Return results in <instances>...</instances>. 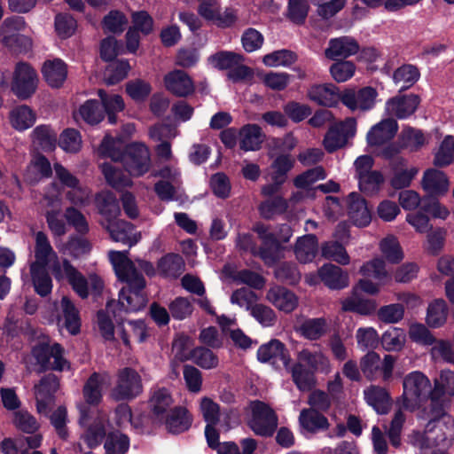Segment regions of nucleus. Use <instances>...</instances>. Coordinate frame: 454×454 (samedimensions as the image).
<instances>
[{"label":"nucleus","mask_w":454,"mask_h":454,"mask_svg":"<svg viewBox=\"0 0 454 454\" xmlns=\"http://www.w3.org/2000/svg\"><path fill=\"white\" fill-rule=\"evenodd\" d=\"M109 259L117 278L125 282L127 286L121 289L118 302H107L106 309L113 312L114 317H119L121 311L136 312L145 307L146 296L143 290L145 286L144 277L136 270L133 262L128 257V252L111 251Z\"/></svg>","instance_id":"obj_1"},{"label":"nucleus","mask_w":454,"mask_h":454,"mask_svg":"<svg viewBox=\"0 0 454 454\" xmlns=\"http://www.w3.org/2000/svg\"><path fill=\"white\" fill-rule=\"evenodd\" d=\"M332 368L329 357L321 349L303 348L296 353V362L288 371L297 388L306 392L316 385V373L326 375Z\"/></svg>","instance_id":"obj_2"},{"label":"nucleus","mask_w":454,"mask_h":454,"mask_svg":"<svg viewBox=\"0 0 454 454\" xmlns=\"http://www.w3.org/2000/svg\"><path fill=\"white\" fill-rule=\"evenodd\" d=\"M99 150L104 156L114 161H121L130 176H142L151 169L150 151L144 144L132 143L122 153L121 143L106 136Z\"/></svg>","instance_id":"obj_3"},{"label":"nucleus","mask_w":454,"mask_h":454,"mask_svg":"<svg viewBox=\"0 0 454 454\" xmlns=\"http://www.w3.org/2000/svg\"><path fill=\"white\" fill-rule=\"evenodd\" d=\"M429 415L432 419L427 424L423 432H413L410 435V442L419 448L422 454L436 447L445 450L451 445L454 439V421L443 411L438 414L431 408Z\"/></svg>","instance_id":"obj_4"},{"label":"nucleus","mask_w":454,"mask_h":454,"mask_svg":"<svg viewBox=\"0 0 454 454\" xmlns=\"http://www.w3.org/2000/svg\"><path fill=\"white\" fill-rule=\"evenodd\" d=\"M52 274L59 281L67 279L74 291L82 299L89 295V289L95 294H99L104 287L102 279L93 274L86 279L67 260L62 262H56L52 266Z\"/></svg>","instance_id":"obj_5"},{"label":"nucleus","mask_w":454,"mask_h":454,"mask_svg":"<svg viewBox=\"0 0 454 454\" xmlns=\"http://www.w3.org/2000/svg\"><path fill=\"white\" fill-rule=\"evenodd\" d=\"M254 231L262 241L260 257L269 265L275 263L281 257V243L288 242L293 235L292 229L287 224L279 227L277 236L262 223H256Z\"/></svg>","instance_id":"obj_6"},{"label":"nucleus","mask_w":454,"mask_h":454,"mask_svg":"<svg viewBox=\"0 0 454 454\" xmlns=\"http://www.w3.org/2000/svg\"><path fill=\"white\" fill-rule=\"evenodd\" d=\"M403 406L407 410H414L428 399L431 401L432 384L421 372L408 373L403 378Z\"/></svg>","instance_id":"obj_7"},{"label":"nucleus","mask_w":454,"mask_h":454,"mask_svg":"<svg viewBox=\"0 0 454 454\" xmlns=\"http://www.w3.org/2000/svg\"><path fill=\"white\" fill-rule=\"evenodd\" d=\"M396 358L385 355L382 359L376 352L367 353L361 360L360 366L364 375L370 380L381 379L388 381L392 379Z\"/></svg>","instance_id":"obj_8"},{"label":"nucleus","mask_w":454,"mask_h":454,"mask_svg":"<svg viewBox=\"0 0 454 454\" xmlns=\"http://www.w3.org/2000/svg\"><path fill=\"white\" fill-rule=\"evenodd\" d=\"M80 412L79 424L86 428L82 440L89 448H94L99 445L106 435V426L107 419L105 415L98 414L90 422V409L82 403L77 404Z\"/></svg>","instance_id":"obj_9"},{"label":"nucleus","mask_w":454,"mask_h":454,"mask_svg":"<svg viewBox=\"0 0 454 454\" xmlns=\"http://www.w3.org/2000/svg\"><path fill=\"white\" fill-rule=\"evenodd\" d=\"M249 427L257 435L270 436L278 427L275 411L265 403L254 401L250 403Z\"/></svg>","instance_id":"obj_10"},{"label":"nucleus","mask_w":454,"mask_h":454,"mask_svg":"<svg viewBox=\"0 0 454 454\" xmlns=\"http://www.w3.org/2000/svg\"><path fill=\"white\" fill-rule=\"evenodd\" d=\"M43 203L51 210L46 212V221L48 226L54 236L61 237L67 232V226L61 218V192L56 184H51L43 196Z\"/></svg>","instance_id":"obj_11"},{"label":"nucleus","mask_w":454,"mask_h":454,"mask_svg":"<svg viewBox=\"0 0 454 454\" xmlns=\"http://www.w3.org/2000/svg\"><path fill=\"white\" fill-rule=\"evenodd\" d=\"M38 77L36 72L27 63H18L15 67L12 91L20 99L30 98L36 90Z\"/></svg>","instance_id":"obj_12"},{"label":"nucleus","mask_w":454,"mask_h":454,"mask_svg":"<svg viewBox=\"0 0 454 454\" xmlns=\"http://www.w3.org/2000/svg\"><path fill=\"white\" fill-rule=\"evenodd\" d=\"M431 393V408L434 412L442 414L454 395V372L442 371L439 378L434 380Z\"/></svg>","instance_id":"obj_13"},{"label":"nucleus","mask_w":454,"mask_h":454,"mask_svg":"<svg viewBox=\"0 0 454 454\" xmlns=\"http://www.w3.org/2000/svg\"><path fill=\"white\" fill-rule=\"evenodd\" d=\"M198 13L204 20L212 22L221 28L231 27L237 20L236 11L225 8L221 12V5L218 0H198Z\"/></svg>","instance_id":"obj_14"},{"label":"nucleus","mask_w":454,"mask_h":454,"mask_svg":"<svg viewBox=\"0 0 454 454\" xmlns=\"http://www.w3.org/2000/svg\"><path fill=\"white\" fill-rule=\"evenodd\" d=\"M140 375L131 368H123L118 372L117 383L112 391L115 400H128L137 396L142 392Z\"/></svg>","instance_id":"obj_15"},{"label":"nucleus","mask_w":454,"mask_h":454,"mask_svg":"<svg viewBox=\"0 0 454 454\" xmlns=\"http://www.w3.org/2000/svg\"><path fill=\"white\" fill-rule=\"evenodd\" d=\"M356 121L354 118H347L345 121L331 126L324 138V146L329 153L343 147L348 139L355 137Z\"/></svg>","instance_id":"obj_16"},{"label":"nucleus","mask_w":454,"mask_h":454,"mask_svg":"<svg viewBox=\"0 0 454 454\" xmlns=\"http://www.w3.org/2000/svg\"><path fill=\"white\" fill-rule=\"evenodd\" d=\"M377 97V90L367 86L359 90L346 89L340 93V101L353 112L368 111L374 106Z\"/></svg>","instance_id":"obj_17"},{"label":"nucleus","mask_w":454,"mask_h":454,"mask_svg":"<svg viewBox=\"0 0 454 454\" xmlns=\"http://www.w3.org/2000/svg\"><path fill=\"white\" fill-rule=\"evenodd\" d=\"M34 356L44 370L63 371L68 364L63 357V349L59 344H42L33 349Z\"/></svg>","instance_id":"obj_18"},{"label":"nucleus","mask_w":454,"mask_h":454,"mask_svg":"<svg viewBox=\"0 0 454 454\" xmlns=\"http://www.w3.org/2000/svg\"><path fill=\"white\" fill-rule=\"evenodd\" d=\"M59 388V380L54 374L43 377L35 387L36 410L40 414L47 415L54 403V393Z\"/></svg>","instance_id":"obj_19"},{"label":"nucleus","mask_w":454,"mask_h":454,"mask_svg":"<svg viewBox=\"0 0 454 454\" xmlns=\"http://www.w3.org/2000/svg\"><path fill=\"white\" fill-rule=\"evenodd\" d=\"M419 103V97L414 94L396 96L386 102L385 111L390 118L405 119L415 113Z\"/></svg>","instance_id":"obj_20"},{"label":"nucleus","mask_w":454,"mask_h":454,"mask_svg":"<svg viewBox=\"0 0 454 454\" xmlns=\"http://www.w3.org/2000/svg\"><path fill=\"white\" fill-rule=\"evenodd\" d=\"M112 378L109 373L94 372L84 384L82 394L86 403L97 405L100 403L103 390L111 386Z\"/></svg>","instance_id":"obj_21"},{"label":"nucleus","mask_w":454,"mask_h":454,"mask_svg":"<svg viewBox=\"0 0 454 454\" xmlns=\"http://www.w3.org/2000/svg\"><path fill=\"white\" fill-rule=\"evenodd\" d=\"M398 130L394 118H387L373 125L366 135V141L371 147H379L390 141Z\"/></svg>","instance_id":"obj_22"},{"label":"nucleus","mask_w":454,"mask_h":454,"mask_svg":"<svg viewBox=\"0 0 454 454\" xmlns=\"http://www.w3.org/2000/svg\"><path fill=\"white\" fill-rule=\"evenodd\" d=\"M164 85L170 93L181 98L192 94L195 90L192 79L182 70H174L168 73L164 76Z\"/></svg>","instance_id":"obj_23"},{"label":"nucleus","mask_w":454,"mask_h":454,"mask_svg":"<svg viewBox=\"0 0 454 454\" xmlns=\"http://www.w3.org/2000/svg\"><path fill=\"white\" fill-rule=\"evenodd\" d=\"M103 226L108 231L114 241L121 242L129 247L136 245L141 238L131 223L122 220L116 219L108 223H104Z\"/></svg>","instance_id":"obj_24"},{"label":"nucleus","mask_w":454,"mask_h":454,"mask_svg":"<svg viewBox=\"0 0 454 454\" xmlns=\"http://www.w3.org/2000/svg\"><path fill=\"white\" fill-rule=\"evenodd\" d=\"M266 300L285 313L292 312L298 306L297 296L292 291L279 286H271L268 290Z\"/></svg>","instance_id":"obj_25"},{"label":"nucleus","mask_w":454,"mask_h":454,"mask_svg":"<svg viewBox=\"0 0 454 454\" xmlns=\"http://www.w3.org/2000/svg\"><path fill=\"white\" fill-rule=\"evenodd\" d=\"M359 51L358 43L352 37L341 36L329 41L325 55L329 59H347Z\"/></svg>","instance_id":"obj_26"},{"label":"nucleus","mask_w":454,"mask_h":454,"mask_svg":"<svg viewBox=\"0 0 454 454\" xmlns=\"http://www.w3.org/2000/svg\"><path fill=\"white\" fill-rule=\"evenodd\" d=\"M421 186L432 196H442L449 191L450 182L444 172L429 168L423 174Z\"/></svg>","instance_id":"obj_27"},{"label":"nucleus","mask_w":454,"mask_h":454,"mask_svg":"<svg viewBox=\"0 0 454 454\" xmlns=\"http://www.w3.org/2000/svg\"><path fill=\"white\" fill-rule=\"evenodd\" d=\"M298 420L301 431L310 434L327 430L330 427L328 419L320 411L312 408L302 409Z\"/></svg>","instance_id":"obj_28"},{"label":"nucleus","mask_w":454,"mask_h":454,"mask_svg":"<svg viewBox=\"0 0 454 454\" xmlns=\"http://www.w3.org/2000/svg\"><path fill=\"white\" fill-rule=\"evenodd\" d=\"M173 403V397L167 388L156 387L152 390L149 407L155 419L162 420L172 409Z\"/></svg>","instance_id":"obj_29"},{"label":"nucleus","mask_w":454,"mask_h":454,"mask_svg":"<svg viewBox=\"0 0 454 454\" xmlns=\"http://www.w3.org/2000/svg\"><path fill=\"white\" fill-rule=\"evenodd\" d=\"M257 358L262 363H275L280 360L286 367H287L290 361L287 349L285 345L277 339L270 340L269 342L260 346L257 350Z\"/></svg>","instance_id":"obj_30"},{"label":"nucleus","mask_w":454,"mask_h":454,"mask_svg":"<svg viewBox=\"0 0 454 454\" xmlns=\"http://www.w3.org/2000/svg\"><path fill=\"white\" fill-rule=\"evenodd\" d=\"M310 100L320 106H333L340 100L338 88L333 83L314 84L308 90Z\"/></svg>","instance_id":"obj_31"},{"label":"nucleus","mask_w":454,"mask_h":454,"mask_svg":"<svg viewBox=\"0 0 454 454\" xmlns=\"http://www.w3.org/2000/svg\"><path fill=\"white\" fill-rule=\"evenodd\" d=\"M348 215L355 225L364 227L371 223L372 215L366 201L359 194L352 192L348 197Z\"/></svg>","instance_id":"obj_32"},{"label":"nucleus","mask_w":454,"mask_h":454,"mask_svg":"<svg viewBox=\"0 0 454 454\" xmlns=\"http://www.w3.org/2000/svg\"><path fill=\"white\" fill-rule=\"evenodd\" d=\"M364 398L368 405L380 414H386L391 407V398L386 388L371 385L364 390Z\"/></svg>","instance_id":"obj_33"},{"label":"nucleus","mask_w":454,"mask_h":454,"mask_svg":"<svg viewBox=\"0 0 454 454\" xmlns=\"http://www.w3.org/2000/svg\"><path fill=\"white\" fill-rule=\"evenodd\" d=\"M160 422H163L170 433L180 434L191 427L192 417L186 408L176 406Z\"/></svg>","instance_id":"obj_34"},{"label":"nucleus","mask_w":454,"mask_h":454,"mask_svg":"<svg viewBox=\"0 0 454 454\" xmlns=\"http://www.w3.org/2000/svg\"><path fill=\"white\" fill-rule=\"evenodd\" d=\"M24 20L20 17H12L6 19L0 28V36L2 43L9 48H15L18 43L23 40H27L17 32L24 27Z\"/></svg>","instance_id":"obj_35"},{"label":"nucleus","mask_w":454,"mask_h":454,"mask_svg":"<svg viewBox=\"0 0 454 454\" xmlns=\"http://www.w3.org/2000/svg\"><path fill=\"white\" fill-rule=\"evenodd\" d=\"M96 204L100 215L104 217L102 225L116 220L121 213L118 200L111 192H99L96 197Z\"/></svg>","instance_id":"obj_36"},{"label":"nucleus","mask_w":454,"mask_h":454,"mask_svg":"<svg viewBox=\"0 0 454 454\" xmlns=\"http://www.w3.org/2000/svg\"><path fill=\"white\" fill-rule=\"evenodd\" d=\"M392 170L390 184L395 190L409 187L419 172V169L415 167L406 168L403 159L395 160L392 165Z\"/></svg>","instance_id":"obj_37"},{"label":"nucleus","mask_w":454,"mask_h":454,"mask_svg":"<svg viewBox=\"0 0 454 454\" xmlns=\"http://www.w3.org/2000/svg\"><path fill=\"white\" fill-rule=\"evenodd\" d=\"M42 73L47 83L52 88L62 86L67 75V66L59 59L45 61Z\"/></svg>","instance_id":"obj_38"},{"label":"nucleus","mask_w":454,"mask_h":454,"mask_svg":"<svg viewBox=\"0 0 454 454\" xmlns=\"http://www.w3.org/2000/svg\"><path fill=\"white\" fill-rule=\"evenodd\" d=\"M35 113L27 105L17 106L9 113L10 124L18 131L28 129L35 124Z\"/></svg>","instance_id":"obj_39"},{"label":"nucleus","mask_w":454,"mask_h":454,"mask_svg":"<svg viewBox=\"0 0 454 454\" xmlns=\"http://www.w3.org/2000/svg\"><path fill=\"white\" fill-rule=\"evenodd\" d=\"M60 307L62 317L59 319V324L64 326L71 334L78 333L81 326L78 309L67 296L62 298Z\"/></svg>","instance_id":"obj_40"},{"label":"nucleus","mask_w":454,"mask_h":454,"mask_svg":"<svg viewBox=\"0 0 454 454\" xmlns=\"http://www.w3.org/2000/svg\"><path fill=\"white\" fill-rule=\"evenodd\" d=\"M321 280L331 289H341L348 285V276L340 267L325 264L319 270Z\"/></svg>","instance_id":"obj_41"},{"label":"nucleus","mask_w":454,"mask_h":454,"mask_svg":"<svg viewBox=\"0 0 454 454\" xmlns=\"http://www.w3.org/2000/svg\"><path fill=\"white\" fill-rule=\"evenodd\" d=\"M420 72L419 68L411 64H404L396 68L393 74L392 79L395 86L399 87L400 90H405L412 87L419 79Z\"/></svg>","instance_id":"obj_42"},{"label":"nucleus","mask_w":454,"mask_h":454,"mask_svg":"<svg viewBox=\"0 0 454 454\" xmlns=\"http://www.w3.org/2000/svg\"><path fill=\"white\" fill-rule=\"evenodd\" d=\"M35 262L32 264H38L43 267H46L48 263L57 259V254L54 252L47 235L43 231L35 233Z\"/></svg>","instance_id":"obj_43"},{"label":"nucleus","mask_w":454,"mask_h":454,"mask_svg":"<svg viewBox=\"0 0 454 454\" xmlns=\"http://www.w3.org/2000/svg\"><path fill=\"white\" fill-rule=\"evenodd\" d=\"M406 341L407 334L401 327H390L380 337L381 346L387 352L402 351L406 345Z\"/></svg>","instance_id":"obj_44"},{"label":"nucleus","mask_w":454,"mask_h":454,"mask_svg":"<svg viewBox=\"0 0 454 454\" xmlns=\"http://www.w3.org/2000/svg\"><path fill=\"white\" fill-rule=\"evenodd\" d=\"M318 249L317 239L313 234H308L297 239L294 254L297 260L302 263L311 262Z\"/></svg>","instance_id":"obj_45"},{"label":"nucleus","mask_w":454,"mask_h":454,"mask_svg":"<svg viewBox=\"0 0 454 454\" xmlns=\"http://www.w3.org/2000/svg\"><path fill=\"white\" fill-rule=\"evenodd\" d=\"M239 146L244 151L258 150L262 143V133L259 126L247 124L239 132Z\"/></svg>","instance_id":"obj_46"},{"label":"nucleus","mask_w":454,"mask_h":454,"mask_svg":"<svg viewBox=\"0 0 454 454\" xmlns=\"http://www.w3.org/2000/svg\"><path fill=\"white\" fill-rule=\"evenodd\" d=\"M157 269L162 276L175 278L184 271V262L180 255L168 254L159 260Z\"/></svg>","instance_id":"obj_47"},{"label":"nucleus","mask_w":454,"mask_h":454,"mask_svg":"<svg viewBox=\"0 0 454 454\" xmlns=\"http://www.w3.org/2000/svg\"><path fill=\"white\" fill-rule=\"evenodd\" d=\"M327 331V323L325 318H309L304 320L297 328V332L305 339L317 340Z\"/></svg>","instance_id":"obj_48"},{"label":"nucleus","mask_w":454,"mask_h":454,"mask_svg":"<svg viewBox=\"0 0 454 454\" xmlns=\"http://www.w3.org/2000/svg\"><path fill=\"white\" fill-rule=\"evenodd\" d=\"M447 316L448 308L445 301L438 299L428 305L426 323L429 327L439 328L446 323Z\"/></svg>","instance_id":"obj_49"},{"label":"nucleus","mask_w":454,"mask_h":454,"mask_svg":"<svg viewBox=\"0 0 454 454\" xmlns=\"http://www.w3.org/2000/svg\"><path fill=\"white\" fill-rule=\"evenodd\" d=\"M101 170L107 184L115 189L130 187L133 184L129 176L124 175L120 168L112 163H103Z\"/></svg>","instance_id":"obj_50"},{"label":"nucleus","mask_w":454,"mask_h":454,"mask_svg":"<svg viewBox=\"0 0 454 454\" xmlns=\"http://www.w3.org/2000/svg\"><path fill=\"white\" fill-rule=\"evenodd\" d=\"M74 119L89 124H97L103 120L104 114L96 100H88L74 113Z\"/></svg>","instance_id":"obj_51"},{"label":"nucleus","mask_w":454,"mask_h":454,"mask_svg":"<svg viewBox=\"0 0 454 454\" xmlns=\"http://www.w3.org/2000/svg\"><path fill=\"white\" fill-rule=\"evenodd\" d=\"M30 271L35 292L41 296L49 294L52 289V282L46 267L31 264Z\"/></svg>","instance_id":"obj_52"},{"label":"nucleus","mask_w":454,"mask_h":454,"mask_svg":"<svg viewBox=\"0 0 454 454\" xmlns=\"http://www.w3.org/2000/svg\"><path fill=\"white\" fill-rule=\"evenodd\" d=\"M360 272L365 278L376 279L380 284H386L390 280V275L385 269V262L382 259L375 258L364 263Z\"/></svg>","instance_id":"obj_53"},{"label":"nucleus","mask_w":454,"mask_h":454,"mask_svg":"<svg viewBox=\"0 0 454 454\" xmlns=\"http://www.w3.org/2000/svg\"><path fill=\"white\" fill-rule=\"evenodd\" d=\"M31 139L43 150H51L55 147L57 134L48 125H39L31 133Z\"/></svg>","instance_id":"obj_54"},{"label":"nucleus","mask_w":454,"mask_h":454,"mask_svg":"<svg viewBox=\"0 0 454 454\" xmlns=\"http://www.w3.org/2000/svg\"><path fill=\"white\" fill-rule=\"evenodd\" d=\"M402 148L417 151L426 143V137L421 130L411 127H405L399 137Z\"/></svg>","instance_id":"obj_55"},{"label":"nucleus","mask_w":454,"mask_h":454,"mask_svg":"<svg viewBox=\"0 0 454 454\" xmlns=\"http://www.w3.org/2000/svg\"><path fill=\"white\" fill-rule=\"evenodd\" d=\"M57 247L62 254L70 255L74 258H79L85 255L91 249L90 243L86 239L79 237H71L66 244Z\"/></svg>","instance_id":"obj_56"},{"label":"nucleus","mask_w":454,"mask_h":454,"mask_svg":"<svg viewBox=\"0 0 454 454\" xmlns=\"http://www.w3.org/2000/svg\"><path fill=\"white\" fill-rule=\"evenodd\" d=\"M408 336L412 342L421 346H431L435 342L434 334L421 323L410 324Z\"/></svg>","instance_id":"obj_57"},{"label":"nucleus","mask_w":454,"mask_h":454,"mask_svg":"<svg viewBox=\"0 0 454 454\" xmlns=\"http://www.w3.org/2000/svg\"><path fill=\"white\" fill-rule=\"evenodd\" d=\"M454 162V138L446 136L434 153V164L437 167H446Z\"/></svg>","instance_id":"obj_58"},{"label":"nucleus","mask_w":454,"mask_h":454,"mask_svg":"<svg viewBox=\"0 0 454 454\" xmlns=\"http://www.w3.org/2000/svg\"><path fill=\"white\" fill-rule=\"evenodd\" d=\"M380 251L387 261L393 263L403 258V253L396 237L388 235L380 241Z\"/></svg>","instance_id":"obj_59"},{"label":"nucleus","mask_w":454,"mask_h":454,"mask_svg":"<svg viewBox=\"0 0 454 454\" xmlns=\"http://www.w3.org/2000/svg\"><path fill=\"white\" fill-rule=\"evenodd\" d=\"M12 422L17 429L27 434H34L40 427L37 419L25 410L13 412Z\"/></svg>","instance_id":"obj_60"},{"label":"nucleus","mask_w":454,"mask_h":454,"mask_svg":"<svg viewBox=\"0 0 454 454\" xmlns=\"http://www.w3.org/2000/svg\"><path fill=\"white\" fill-rule=\"evenodd\" d=\"M208 59L214 67L229 70L243 62V57L232 51H220L210 56Z\"/></svg>","instance_id":"obj_61"},{"label":"nucleus","mask_w":454,"mask_h":454,"mask_svg":"<svg viewBox=\"0 0 454 454\" xmlns=\"http://www.w3.org/2000/svg\"><path fill=\"white\" fill-rule=\"evenodd\" d=\"M309 9L308 0H288L286 17L293 23L301 25L306 20Z\"/></svg>","instance_id":"obj_62"},{"label":"nucleus","mask_w":454,"mask_h":454,"mask_svg":"<svg viewBox=\"0 0 454 454\" xmlns=\"http://www.w3.org/2000/svg\"><path fill=\"white\" fill-rule=\"evenodd\" d=\"M404 307L401 303H392L380 307L377 311L379 320L386 324H397L404 317Z\"/></svg>","instance_id":"obj_63"},{"label":"nucleus","mask_w":454,"mask_h":454,"mask_svg":"<svg viewBox=\"0 0 454 454\" xmlns=\"http://www.w3.org/2000/svg\"><path fill=\"white\" fill-rule=\"evenodd\" d=\"M129 447V438L118 431L110 433L105 442V449L107 454H124Z\"/></svg>","instance_id":"obj_64"}]
</instances>
